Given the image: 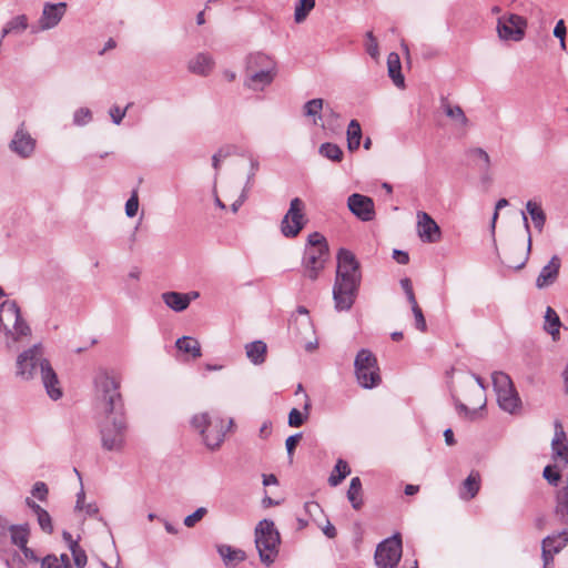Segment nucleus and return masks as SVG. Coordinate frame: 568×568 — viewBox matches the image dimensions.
<instances>
[{
	"mask_svg": "<svg viewBox=\"0 0 568 568\" xmlns=\"http://www.w3.org/2000/svg\"><path fill=\"white\" fill-rule=\"evenodd\" d=\"M526 26V19L521 16H503L498 19L497 32L500 39L517 42L524 38Z\"/></svg>",
	"mask_w": 568,
	"mask_h": 568,
	"instance_id": "11",
	"label": "nucleus"
},
{
	"mask_svg": "<svg viewBox=\"0 0 568 568\" xmlns=\"http://www.w3.org/2000/svg\"><path fill=\"white\" fill-rule=\"evenodd\" d=\"M554 36L560 40V47L566 49V26L564 20H559L554 28Z\"/></svg>",
	"mask_w": 568,
	"mask_h": 568,
	"instance_id": "62",
	"label": "nucleus"
},
{
	"mask_svg": "<svg viewBox=\"0 0 568 568\" xmlns=\"http://www.w3.org/2000/svg\"><path fill=\"white\" fill-rule=\"evenodd\" d=\"M315 0H300L295 6L294 20L296 23L303 22L308 13L314 9Z\"/></svg>",
	"mask_w": 568,
	"mask_h": 568,
	"instance_id": "42",
	"label": "nucleus"
},
{
	"mask_svg": "<svg viewBox=\"0 0 568 568\" xmlns=\"http://www.w3.org/2000/svg\"><path fill=\"white\" fill-rule=\"evenodd\" d=\"M410 306L415 317V327L420 332H425L427 329V324L423 311L417 304V301L410 303Z\"/></svg>",
	"mask_w": 568,
	"mask_h": 568,
	"instance_id": "48",
	"label": "nucleus"
},
{
	"mask_svg": "<svg viewBox=\"0 0 568 568\" xmlns=\"http://www.w3.org/2000/svg\"><path fill=\"white\" fill-rule=\"evenodd\" d=\"M304 211V202L300 197H294L280 224L283 236L294 239L300 234L307 223Z\"/></svg>",
	"mask_w": 568,
	"mask_h": 568,
	"instance_id": "9",
	"label": "nucleus"
},
{
	"mask_svg": "<svg viewBox=\"0 0 568 568\" xmlns=\"http://www.w3.org/2000/svg\"><path fill=\"white\" fill-rule=\"evenodd\" d=\"M560 267V257L558 255H554L549 262L540 270L536 278V287L542 290L552 285L559 276Z\"/></svg>",
	"mask_w": 568,
	"mask_h": 568,
	"instance_id": "16",
	"label": "nucleus"
},
{
	"mask_svg": "<svg viewBox=\"0 0 568 568\" xmlns=\"http://www.w3.org/2000/svg\"><path fill=\"white\" fill-rule=\"evenodd\" d=\"M250 165H251V170L247 174V179H246V187H252L253 185V180H254V176L256 174V172L258 171V168H260V163L256 159L254 158H251L250 159Z\"/></svg>",
	"mask_w": 568,
	"mask_h": 568,
	"instance_id": "63",
	"label": "nucleus"
},
{
	"mask_svg": "<svg viewBox=\"0 0 568 568\" xmlns=\"http://www.w3.org/2000/svg\"><path fill=\"white\" fill-rule=\"evenodd\" d=\"M164 304L174 312H183L190 305V295L180 292H165L162 294Z\"/></svg>",
	"mask_w": 568,
	"mask_h": 568,
	"instance_id": "20",
	"label": "nucleus"
},
{
	"mask_svg": "<svg viewBox=\"0 0 568 568\" xmlns=\"http://www.w3.org/2000/svg\"><path fill=\"white\" fill-rule=\"evenodd\" d=\"M388 75L394 84L398 88L404 87V77L402 74V65L399 55L395 52L389 53L387 58Z\"/></svg>",
	"mask_w": 568,
	"mask_h": 568,
	"instance_id": "28",
	"label": "nucleus"
},
{
	"mask_svg": "<svg viewBox=\"0 0 568 568\" xmlns=\"http://www.w3.org/2000/svg\"><path fill=\"white\" fill-rule=\"evenodd\" d=\"M555 515L560 523L568 525V489L557 491Z\"/></svg>",
	"mask_w": 568,
	"mask_h": 568,
	"instance_id": "36",
	"label": "nucleus"
},
{
	"mask_svg": "<svg viewBox=\"0 0 568 568\" xmlns=\"http://www.w3.org/2000/svg\"><path fill=\"white\" fill-rule=\"evenodd\" d=\"M347 206L356 217L364 222L375 217L374 201L369 196L354 193L348 196Z\"/></svg>",
	"mask_w": 568,
	"mask_h": 568,
	"instance_id": "13",
	"label": "nucleus"
},
{
	"mask_svg": "<svg viewBox=\"0 0 568 568\" xmlns=\"http://www.w3.org/2000/svg\"><path fill=\"white\" fill-rule=\"evenodd\" d=\"M318 153L323 158H326L327 160H331L333 162H341L344 155L342 149L337 144L331 142H325L321 144Z\"/></svg>",
	"mask_w": 568,
	"mask_h": 568,
	"instance_id": "40",
	"label": "nucleus"
},
{
	"mask_svg": "<svg viewBox=\"0 0 568 568\" xmlns=\"http://www.w3.org/2000/svg\"><path fill=\"white\" fill-rule=\"evenodd\" d=\"M346 135L348 150L352 152L357 150L362 140V128L357 120H351L347 126Z\"/></svg>",
	"mask_w": 568,
	"mask_h": 568,
	"instance_id": "34",
	"label": "nucleus"
},
{
	"mask_svg": "<svg viewBox=\"0 0 568 568\" xmlns=\"http://www.w3.org/2000/svg\"><path fill=\"white\" fill-rule=\"evenodd\" d=\"M366 52L373 58V59H376L378 58L379 55V50H378V43H377V40L376 38L374 37L373 32L372 31H368L366 33Z\"/></svg>",
	"mask_w": 568,
	"mask_h": 568,
	"instance_id": "52",
	"label": "nucleus"
},
{
	"mask_svg": "<svg viewBox=\"0 0 568 568\" xmlns=\"http://www.w3.org/2000/svg\"><path fill=\"white\" fill-rule=\"evenodd\" d=\"M491 381L495 393L506 390L507 388L515 386L510 376L500 371H496L491 374Z\"/></svg>",
	"mask_w": 568,
	"mask_h": 568,
	"instance_id": "41",
	"label": "nucleus"
},
{
	"mask_svg": "<svg viewBox=\"0 0 568 568\" xmlns=\"http://www.w3.org/2000/svg\"><path fill=\"white\" fill-rule=\"evenodd\" d=\"M526 210L527 212L529 213L532 222H534V225L535 227L541 232L544 226H545V223H546V214L545 212L542 211L540 204L534 202V201H528L526 203Z\"/></svg>",
	"mask_w": 568,
	"mask_h": 568,
	"instance_id": "38",
	"label": "nucleus"
},
{
	"mask_svg": "<svg viewBox=\"0 0 568 568\" xmlns=\"http://www.w3.org/2000/svg\"><path fill=\"white\" fill-rule=\"evenodd\" d=\"M71 551L74 565L77 568H84L88 562L85 550L79 544H72Z\"/></svg>",
	"mask_w": 568,
	"mask_h": 568,
	"instance_id": "45",
	"label": "nucleus"
},
{
	"mask_svg": "<svg viewBox=\"0 0 568 568\" xmlns=\"http://www.w3.org/2000/svg\"><path fill=\"white\" fill-rule=\"evenodd\" d=\"M291 329H296V334L301 339H305L308 335L314 334V326L310 316H294L290 323Z\"/></svg>",
	"mask_w": 568,
	"mask_h": 568,
	"instance_id": "29",
	"label": "nucleus"
},
{
	"mask_svg": "<svg viewBox=\"0 0 568 568\" xmlns=\"http://www.w3.org/2000/svg\"><path fill=\"white\" fill-rule=\"evenodd\" d=\"M277 71L275 62L264 53H252L246 58V71Z\"/></svg>",
	"mask_w": 568,
	"mask_h": 568,
	"instance_id": "21",
	"label": "nucleus"
},
{
	"mask_svg": "<svg viewBox=\"0 0 568 568\" xmlns=\"http://www.w3.org/2000/svg\"><path fill=\"white\" fill-rule=\"evenodd\" d=\"M564 443H567V436H566V433L564 430V427L561 425V423L559 420H556L555 422V435H554V438L551 440V446H558V445H561Z\"/></svg>",
	"mask_w": 568,
	"mask_h": 568,
	"instance_id": "55",
	"label": "nucleus"
},
{
	"mask_svg": "<svg viewBox=\"0 0 568 568\" xmlns=\"http://www.w3.org/2000/svg\"><path fill=\"white\" fill-rule=\"evenodd\" d=\"M214 64L215 62L212 55L205 52H200L189 61L187 69L194 74L206 77L213 70Z\"/></svg>",
	"mask_w": 568,
	"mask_h": 568,
	"instance_id": "19",
	"label": "nucleus"
},
{
	"mask_svg": "<svg viewBox=\"0 0 568 568\" xmlns=\"http://www.w3.org/2000/svg\"><path fill=\"white\" fill-rule=\"evenodd\" d=\"M523 221H524L525 230H526V232L528 234L527 251H526V255H525L524 260L519 264L514 266L516 270H521L526 265V263H527V261L529 258V253L531 251L530 225H529L528 219H527V216H526V214L524 212H523Z\"/></svg>",
	"mask_w": 568,
	"mask_h": 568,
	"instance_id": "50",
	"label": "nucleus"
},
{
	"mask_svg": "<svg viewBox=\"0 0 568 568\" xmlns=\"http://www.w3.org/2000/svg\"><path fill=\"white\" fill-rule=\"evenodd\" d=\"M347 499L349 500L352 507L356 510L363 506V490L359 477H353L351 479L347 490Z\"/></svg>",
	"mask_w": 568,
	"mask_h": 568,
	"instance_id": "31",
	"label": "nucleus"
},
{
	"mask_svg": "<svg viewBox=\"0 0 568 568\" xmlns=\"http://www.w3.org/2000/svg\"><path fill=\"white\" fill-rule=\"evenodd\" d=\"M552 458L555 460H561L565 464H568V443H564L558 446H551Z\"/></svg>",
	"mask_w": 568,
	"mask_h": 568,
	"instance_id": "53",
	"label": "nucleus"
},
{
	"mask_svg": "<svg viewBox=\"0 0 568 568\" xmlns=\"http://www.w3.org/2000/svg\"><path fill=\"white\" fill-rule=\"evenodd\" d=\"M36 516L40 528L47 534H52L53 525L50 514L43 508Z\"/></svg>",
	"mask_w": 568,
	"mask_h": 568,
	"instance_id": "49",
	"label": "nucleus"
},
{
	"mask_svg": "<svg viewBox=\"0 0 568 568\" xmlns=\"http://www.w3.org/2000/svg\"><path fill=\"white\" fill-rule=\"evenodd\" d=\"M0 333L9 349H17L31 336V327L22 317L20 307L13 300H7L0 304Z\"/></svg>",
	"mask_w": 568,
	"mask_h": 568,
	"instance_id": "4",
	"label": "nucleus"
},
{
	"mask_svg": "<svg viewBox=\"0 0 568 568\" xmlns=\"http://www.w3.org/2000/svg\"><path fill=\"white\" fill-rule=\"evenodd\" d=\"M304 405H303V412L298 410L297 408H292L288 413V419L287 424L290 427H301L310 416V412L312 408V403L310 396L304 393Z\"/></svg>",
	"mask_w": 568,
	"mask_h": 568,
	"instance_id": "24",
	"label": "nucleus"
},
{
	"mask_svg": "<svg viewBox=\"0 0 568 568\" xmlns=\"http://www.w3.org/2000/svg\"><path fill=\"white\" fill-rule=\"evenodd\" d=\"M92 120V112L88 108H80L73 113V124L84 126Z\"/></svg>",
	"mask_w": 568,
	"mask_h": 568,
	"instance_id": "46",
	"label": "nucleus"
},
{
	"mask_svg": "<svg viewBox=\"0 0 568 568\" xmlns=\"http://www.w3.org/2000/svg\"><path fill=\"white\" fill-rule=\"evenodd\" d=\"M337 267L333 286V298L338 312L353 306L362 281L361 266L355 254L347 248H339L336 255Z\"/></svg>",
	"mask_w": 568,
	"mask_h": 568,
	"instance_id": "2",
	"label": "nucleus"
},
{
	"mask_svg": "<svg viewBox=\"0 0 568 568\" xmlns=\"http://www.w3.org/2000/svg\"><path fill=\"white\" fill-rule=\"evenodd\" d=\"M94 383L103 403V418L99 424L101 447L105 452L120 454L126 446L129 430L120 381L108 372H101Z\"/></svg>",
	"mask_w": 568,
	"mask_h": 568,
	"instance_id": "1",
	"label": "nucleus"
},
{
	"mask_svg": "<svg viewBox=\"0 0 568 568\" xmlns=\"http://www.w3.org/2000/svg\"><path fill=\"white\" fill-rule=\"evenodd\" d=\"M418 235L423 242L435 243L440 239V229L426 212L417 213Z\"/></svg>",
	"mask_w": 568,
	"mask_h": 568,
	"instance_id": "15",
	"label": "nucleus"
},
{
	"mask_svg": "<svg viewBox=\"0 0 568 568\" xmlns=\"http://www.w3.org/2000/svg\"><path fill=\"white\" fill-rule=\"evenodd\" d=\"M36 139L23 128H19L9 143V149L21 159H29L36 150Z\"/></svg>",
	"mask_w": 568,
	"mask_h": 568,
	"instance_id": "14",
	"label": "nucleus"
},
{
	"mask_svg": "<svg viewBox=\"0 0 568 568\" xmlns=\"http://www.w3.org/2000/svg\"><path fill=\"white\" fill-rule=\"evenodd\" d=\"M351 474V468L344 459L339 458L336 462L334 470L328 477V484L332 487H336L339 485L348 475Z\"/></svg>",
	"mask_w": 568,
	"mask_h": 568,
	"instance_id": "37",
	"label": "nucleus"
},
{
	"mask_svg": "<svg viewBox=\"0 0 568 568\" xmlns=\"http://www.w3.org/2000/svg\"><path fill=\"white\" fill-rule=\"evenodd\" d=\"M13 524H10L9 520L0 515V541L6 539V537L10 534Z\"/></svg>",
	"mask_w": 568,
	"mask_h": 568,
	"instance_id": "64",
	"label": "nucleus"
},
{
	"mask_svg": "<svg viewBox=\"0 0 568 568\" xmlns=\"http://www.w3.org/2000/svg\"><path fill=\"white\" fill-rule=\"evenodd\" d=\"M28 24V18L26 14H20L14 18H12L10 21L6 23V26L2 29V38L9 36V34H20L22 33L27 28Z\"/></svg>",
	"mask_w": 568,
	"mask_h": 568,
	"instance_id": "35",
	"label": "nucleus"
},
{
	"mask_svg": "<svg viewBox=\"0 0 568 568\" xmlns=\"http://www.w3.org/2000/svg\"><path fill=\"white\" fill-rule=\"evenodd\" d=\"M328 258V244L326 239L318 232L307 236V243L302 260L304 275L311 281L317 280L324 270Z\"/></svg>",
	"mask_w": 568,
	"mask_h": 568,
	"instance_id": "6",
	"label": "nucleus"
},
{
	"mask_svg": "<svg viewBox=\"0 0 568 568\" xmlns=\"http://www.w3.org/2000/svg\"><path fill=\"white\" fill-rule=\"evenodd\" d=\"M234 425L233 418L225 420L220 415H210L209 413L195 414L191 419V426L199 432L204 445L210 450H216L224 442L226 432Z\"/></svg>",
	"mask_w": 568,
	"mask_h": 568,
	"instance_id": "5",
	"label": "nucleus"
},
{
	"mask_svg": "<svg viewBox=\"0 0 568 568\" xmlns=\"http://www.w3.org/2000/svg\"><path fill=\"white\" fill-rule=\"evenodd\" d=\"M301 438H302V433H297V434H294V435H291L290 437H287V439L285 442L286 452L291 459L293 458L295 448H296L298 442L301 440Z\"/></svg>",
	"mask_w": 568,
	"mask_h": 568,
	"instance_id": "60",
	"label": "nucleus"
},
{
	"mask_svg": "<svg viewBox=\"0 0 568 568\" xmlns=\"http://www.w3.org/2000/svg\"><path fill=\"white\" fill-rule=\"evenodd\" d=\"M129 106H130V104H128L124 109H121L118 105H113V106L110 108L109 114H110V116L112 119V122L114 124L119 125L122 122L123 118L126 114V111H128Z\"/></svg>",
	"mask_w": 568,
	"mask_h": 568,
	"instance_id": "56",
	"label": "nucleus"
},
{
	"mask_svg": "<svg viewBox=\"0 0 568 568\" xmlns=\"http://www.w3.org/2000/svg\"><path fill=\"white\" fill-rule=\"evenodd\" d=\"M235 153V146L226 145L223 148H220L213 155H212V166L215 170V178L219 175L221 162L229 156L233 155Z\"/></svg>",
	"mask_w": 568,
	"mask_h": 568,
	"instance_id": "43",
	"label": "nucleus"
},
{
	"mask_svg": "<svg viewBox=\"0 0 568 568\" xmlns=\"http://www.w3.org/2000/svg\"><path fill=\"white\" fill-rule=\"evenodd\" d=\"M480 476L477 471H471L468 477L463 481L459 489V497L463 500L473 499L479 491Z\"/></svg>",
	"mask_w": 568,
	"mask_h": 568,
	"instance_id": "22",
	"label": "nucleus"
},
{
	"mask_svg": "<svg viewBox=\"0 0 568 568\" xmlns=\"http://www.w3.org/2000/svg\"><path fill=\"white\" fill-rule=\"evenodd\" d=\"M267 346L263 341H254L245 345L247 358L254 365H261L265 362Z\"/></svg>",
	"mask_w": 568,
	"mask_h": 568,
	"instance_id": "25",
	"label": "nucleus"
},
{
	"mask_svg": "<svg viewBox=\"0 0 568 568\" xmlns=\"http://www.w3.org/2000/svg\"><path fill=\"white\" fill-rule=\"evenodd\" d=\"M217 552L222 557L225 566H235L246 558L245 551L230 545H219Z\"/></svg>",
	"mask_w": 568,
	"mask_h": 568,
	"instance_id": "23",
	"label": "nucleus"
},
{
	"mask_svg": "<svg viewBox=\"0 0 568 568\" xmlns=\"http://www.w3.org/2000/svg\"><path fill=\"white\" fill-rule=\"evenodd\" d=\"M41 568H72L63 565L55 555H48L41 560Z\"/></svg>",
	"mask_w": 568,
	"mask_h": 568,
	"instance_id": "57",
	"label": "nucleus"
},
{
	"mask_svg": "<svg viewBox=\"0 0 568 568\" xmlns=\"http://www.w3.org/2000/svg\"><path fill=\"white\" fill-rule=\"evenodd\" d=\"M560 326H561V321L558 316V314L556 313V311L548 306L546 308V313H545V324H544V329L551 335L552 337V341H558L559 339V336H560Z\"/></svg>",
	"mask_w": 568,
	"mask_h": 568,
	"instance_id": "27",
	"label": "nucleus"
},
{
	"mask_svg": "<svg viewBox=\"0 0 568 568\" xmlns=\"http://www.w3.org/2000/svg\"><path fill=\"white\" fill-rule=\"evenodd\" d=\"M400 286L407 297L408 303H413L416 301L415 293L413 290L412 281L408 277L400 280Z\"/></svg>",
	"mask_w": 568,
	"mask_h": 568,
	"instance_id": "61",
	"label": "nucleus"
},
{
	"mask_svg": "<svg viewBox=\"0 0 568 568\" xmlns=\"http://www.w3.org/2000/svg\"><path fill=\"white\" fill-rule=\"evenodd\" d=\"M542 476L552 486H557L561 478L560 471L556 465L546 466Z\"/></svg>",
	"mask_w": 568,
	"mask_h": 568,
	"instance_id": "47",
	"label": "nucleus"
},
{
	"mask_svg": "<svg viewBox=\"0 0 568 568\" xmlns=\"http://www.w3.org/2000/svg\"><path fill=\"white\" fill-rule=\"evenodd\" d=\"M247 75L244 80V87L252 91H263L266 87L272 84L277 71H262L253 70L246 71Z\"/></svg>",
	"mask_w": 568,
	"mask_h": 568,
	"instance_id": "18",
	"label": "nucleus"
},
{
	"mask_svg": "<svg viewBox=\"0 0 568 568\" xmlns=\"http://www.w3.org/2000/svg\"><path fill=\"white\" fill-rule=\"evenodd\" d=\"M323 106H324V100L321 99V98L308 100L303 105V114L305 116L312 118L313 119V123L315 125H317L318 121L322 120Z\"/></svg>",
	"mask_w": 568,
	"mask_h": 568,
	"instance_id": "33",
	"label": "nucleus"
},
{
	"mask_svg": "<svg viewBox=\"0 0 568 568\" xmlns=\"http://www.w3.org/2000/svg\"><path fill=\"white\" fill-rule=\"evenodd\" d=\"M355 376L365 389L377 387L381 382L379 367L375 355L366 348L358 351L354 361Z\"/></svg>",
	"mask_w": 568,
	"mask_h": 568,
	"instance_id": "8",
	"label": "nucleus"
},
{
	"mask_svg": "<svg viewBox=\"0 0 568 568\" xmlns=\"http://www.w3.org/2000/svg\"><path fill=\"white\" fill-rule=\"evenodd\" d=\"M497 403L501 410L517 415L521 410L523 402L515 386L496 393Z\"/></svg>",
	"mask_w": 568,
	"mask_h": 568,
	"instance_id": "17",
	"label": "nucleus"
},
{
	"mask_svg": "<svg viewBox=\"0 0 568 568\" xmlns=\"http://www.w3.org/2000/svg\"><path fill=\"white\" fill-rule=\"evenodd\" d=\"M139 210V199L135 193L131 195V197L125 203V214L129 217H133L136 215Z\"/></svg>",
	"mask_w": 568,
	"mask_h": 568,
	"instance_id": "59",
	"label": "nucleus"
},
{
	"mask_svg": "<svg viewBox=\"0 0 568 568\" xmlns=\"http://www.w3.org/2000/svg\"><path fill=\"white\" fill-rule=\"evenodd\" d=\"M254 536L260 560L264 565L271 566L278 556L281 545V536L274 521L261 520L255 527Z\"/></svg>",
	"mask_w": 568,
	"mask_h": 568,
	"instance_id": "7",
	"label": "nucleus"
},
{
	"mask_svg": "<svg viewBox=\"0 0 568 568\" xmlns=\"http://www.w3.org/2000/svg\"><path fill=\"white\" fill-rule=\"evenodd\" d=\"M545 539H550V552L558 554L568 544V529L552 536H547Z\"/></svg>",
	"mask_w": 568,
	"mask_h": 568,
	"instance_id": "44",
	"label": "nucleus"
},
{
	"mask_svg": "<svg viewBox=\"0 0 568 568\" xmlns=\"http://www.w3.org/2000/svg\"><path fill=\"white\" fill-rule=\"evenodd\" d=\"M550 539H544L541 545V555L544 560V568H549L554 561V554L550 552Z\"/></svg>",
	"mask_w": 568,
	"mask_h": 568,
	"instance_id": "58",
	"label": "nucleus"
},
{
	"mask_svg": "<svg viewBox=\"0 0 568 568\" xmlns=\"http://www.w3.org/2000/svg\"><path fill=\"white\" fill-rule=\"evenodd\" d=\"M16 366V375L19 378L30 381L40 375L48 396L52 400H58L62 397L63 393L58 375L53 371L50 362L43 356L41 344H34L20 353Z\"/></svg>",
	"mask_w": 568,
	"mask_h": 568,
	"instance_id": "3",
	"label": "nucleus"
},
{
	"mask_svg": "<svg viewBox=\"0 0 568 568\" xmlns=\"http://www.w3.org/2000/svg\"><path fill=\"white\" fill-rule=\"evenodd\" d=\"M175 346L179 351L191 354L194 358L202 355L199 341L192 336H182L176 339Z\"/></svg>",
	"mask_w": 568,
	"mask_h": 568,
	"instance_id": "30",
	"label": "nucleus"
},
{
	"mask_svg": "<svg viewBox=\"0 0 568 568\" xmlns=\"http://www.w3.org/2000/svg\"><path fill=\"white\" fill-rule=\"evenodd\" d=\"M31 494L40 501L47 500L49 494L47 484L43 481H37L31 489Z\"/></svg>",
	"mask_w": 568,
	"mask_h": 568,
	"instance_id": "54",
	"label": "nucleus"
},
{
	"mask_svg": "<svg viewBox=\"0 0 568 568\" xmlns=\"http://www.w3.org/2000/svg\"><path fill=\"white\" fill-rule=\"evenodd\" d=\"M471 156H478L483 159V166H480V182L483 184L489 185L491 183V175L489 173L490 169V158L488 153L481 148H475L469 151Z\"/></svg>",
	"mask_w": 568,
	"mask_h": 568,
	"instance_id": "32",
	"label": "nucleus"
},
{
	"mask_svg": "<svg viewBox=\"0 0 568 568\" xmlns=\"http://www.w3.org/2000/svg\"><path fill=\"white\" fill-rule=\"evenodd\" d=\"M67 11V3H50L47 2L43 6V10L40 19L38 20V24L31 28L32 33H38L40 31H47L57 27L62 20L63 16Z\"/></svg>",
	"mask_w": 568,
	"mask_h": 568,
	"instance_id": "12",
	"label": "nucleus"
},
{
	"mask_svg": "<svg viewBox=\"0 0 568 568\" xmlns=\"http://www.w3.org/2000/svg\"><path fill=\"white\" fill-rule=\"evenodd\" d=\"M30 526L29 524H19V525H12V528L10 530V541L12 545L20 548H26V545H28L29 538H30Z\"/></svg>",
	"mask_w": 568,
	"mask_h": 568,
	"instance_id": "26",
	"label": "nucleus"
},
{
	"mask_svg": "<svg viewBox=\"0 0 568 568\" xmlns=\"http://www.w3.org/2000/svg\"><path fill=\"white\" fill-rule=\"evenodd\" d=\"M207 514V509L205 507H199L194 513H192L191 515L186 516L184 518V521L183 524L187 527V528H192L196 525V523H199L205 515Z\"/></svg>",
	"mask_w": 568,
	"mask_h": 568,
	"instance_id": "51",
	"label": "nucleus"
},
{
	"mask_svg": "<svg viewBox=\"0 0 568 568\" xmlns=\"http://www.w3.org/2000/svg\"><path fill=\"white\" fill-rule=\"evenodd\" d=\"M442 109L448 118L458 121L463 125L467 124L468 119L466 118L463 109L459 105H450L448 100L446 98H443Z\"/></svg>",
	"mask_w": 568,
	"mask_h": 568,
	"instance_id": "39",
	"label": "nucleus"
},
{
	"mask_svg": "<svg viewBox=\"0 0 568 568\" xmlns=\"http://www.w3.org/2000/svg\"><path fill=\"white\" fill-rule=\"evenodd\" d=\"M402 536L399 532L383 540L375 551V564L378 568H395L402 557Z\"/></svg>",
	"mask_w": 568,
	"mask_h": 568,
	"instance_id": "10",
	"label": "nucleus"
}]
</instances>
